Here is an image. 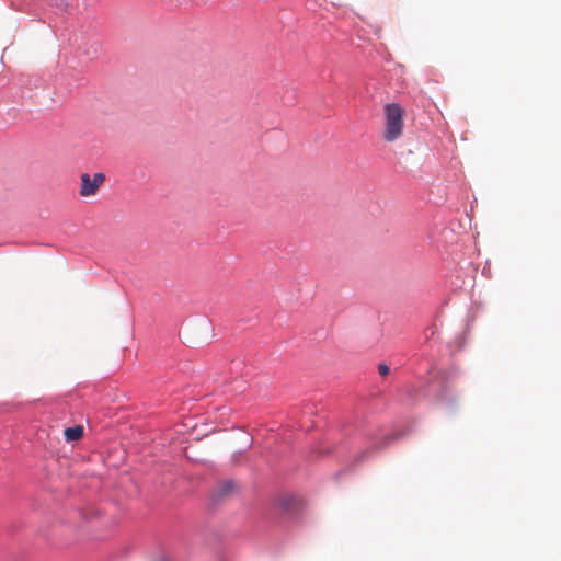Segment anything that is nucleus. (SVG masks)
Segmentation results:
<instances>
[{"instance_id":"nucleus-5","label":"nucleus","mask_w":561,"mask_h":561,"mask_svg":"<svg viewBox=\"0 0 561 561\" xmlns=\"http://www.w3.org/2000/svg\"><path fill=\"white\" fill-rule=\"evenodd\" d=\"M83 426L82 425H76L72 427H67L64 432L65 439L67 442H76L79 440L83 436Z\"/></svg>"},{"instance_id":"nucleus-1","label":"nucleus","mask_w":561,"mask_h":561,"mask_svg":"<svg viewBox=\"0 0 561 561\" xmlns=\"http://www.w3.org/2000/svg\"><path fill=\"white\" fill-rule=\"evenodd\" d=\"M382 139L393 142L402 137L404 128V108L399 103H387L383 106Z\"/></svg>"},{"instance_id":"nucleus-3","label":"nucleus","mask_w":561,"mask_h":561,"mask_svg":"<svg viewBox=\"0 0 561 561\" xmlns=\"http://www.w3.org/2000/svg\"><path fill=\"white\" fill-rule=\"evenodd\" d=\"M81 184L79 194L82 197L94 196L101 185L105 182L104 173L98 172L91 176L89 173H82L80 175Z\"/></svg>"},{"instance_id":"nucleus-8","label":"nucleus","mask_w":561,"mask_h":561,"mask_svg":"<svg viewBox=\"0 0 561 561\" xmlns=\"http://www.w3.org/2000/svg\"><path fill=\"white\" fill-rule=\"evenodd\" d=\"M157 561H168L165 558H160Z\"/></svg>"},{"instance_id":"nucleus-2","label":"nucleus","mask_w":561,"mask_h":561,"mask_svg":"<svg viewBox=\"0 0 561 561\" xmlns=\"http://www.w3.org/2000/svg\"><path fill=\"white\" fill-rule=\"evenodd\" d=\"M253 443V438L249 433L238 430L233 433L226 435L224 438V444L227 446V453H230L232 456H240L248 451Z\"/></svg>"},{"instance_id":"nucleus-7","label":"nucleus","mask_w":561,"mask_h":561,"mask_svg":"<svg viewBox=\"0 0 561 561\" xmlns=\"http://www.w3.org/2000/svg\"><path fill=\"white\" fill-rule=\"evenodd\" d=\"M378 373L381 375V376H387L389 373H390V368L388 365L386 364H379L378 365Z\"/></svg>"},{"instance_id":"nucleus-6","label":"nucleus","mask_w":561,"mask_h":561,"mask_svg":"<svg viewBox=\"0 0 561 561\" xmlns=\"http://www.w3.org/2000/svg\"><path fill=\"white\" fill-rule=\"evenodd\" d=\"M46 1L56 8H65L67 5L66 0H46Z\"/></svg>"},{"instance_id":"nucleus-4","label":"nucleus","mask_w":561,"mask_h":561,"mask_svg":"<svg viewBox=\"0 0 561 561\" xmlns=\"http://www.w3.org/2000/svg\"><path fill=\"white\" fill-rule=\"evenodd\" d=\"M237 491V485L233 481L227 480L220 482L213 492V497L216 502L225 501Z\"/></svg>"}]
</instances>
